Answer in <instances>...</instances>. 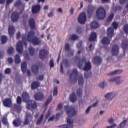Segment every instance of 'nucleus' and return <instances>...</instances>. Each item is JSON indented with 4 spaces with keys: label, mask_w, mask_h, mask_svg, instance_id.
<instances>
[{
    "label": "nucleus",
    "mask_w": 128,
    "mask_h": 128,
    "mask_svg": "<svg viewBox=\"0 0 128 128\" xmlns=\"http://www.w3.org/2000/svg\"><path fill=\"white\" fill-rule=\"evenodd\" d=\"M70 45L68 43H66L64 45V50H65L68 52L70 50Z\"/></svg>",
    "instance_id": "nucleus-53"
},
{
    "label": "nucleus",
    "mask_w": 128,
    "mask_h": 128,
    "mask_svg": "<svg viewBox=\"0 0 128 128\" xmlns=\"http://www.w3.org/2000/svg\"><path fill=\"white\" fill-rule=\"evenodd\" d=\"M12 124L15 127H19L21 125V120L20 119L14 120Z\"/></svg>",
    "instance_id": "nucleus-35"
},
{
    "label": "nucleus",
    "mask_w": 128,
    "mask_h": 128,
    "mask_svg": "<svg viewBox=\"0 0 128 128\" xmlns=\"http://www.w3.org/2000/svg\"><path fill=\"white\" fill-rule=\"evenodd\" d=\"M50 114H51V112L50 111H48V113L46 114L45 116L46 120H47L48 118H50Z\"/></svg>",
    "instance_id": "nucleus-61"
},
{
    "label": "nucleus",
    "mask_w": 128,
    "mask_h": 128,
    "mask_svg": "<svg viewBox=\"0 0 128 128\" xmlns=\"http://www.w3.org/2000/svg\"><path fill=\"white\" fill-rule=\"evenodd\" d=\"M114 16V14L113 13L111 14L107 18V22H111L113 20Z\"/></svg>",
    "instance_id": "nucleus-44"
},
{
    "label": "nucleus",
    "mask_w": 128,
    "mask_h": 128,
    "mask_svg": "<svg viewBox=\"0 0 128 128\" xmlns=\"http://www.w3.org/2000/svg\"><path fill=\"white\" fill-rule=\"evenodd\" d=\"M21 70L23 73H25L27 70V64L26 62H24L21 64Z\"/></svg>",
    "instance_id": "nucleus-30"
},
{
    "label": "nucleus",
    "mask_w": 128,
    "mask_h": 128,
    "mask_svg": "<svg viewBox=\"0 0 128 128\" xmlns=\"http://www.w3.org/2000/svg\"><path fill=\"white\" fill-rule=\"evenodd\" d=\"M76 48L78 49H82V42L80 41L78 44H76Z\"/></svg>",
    "instance_id": "nucleus-50"
},
{
    "label": "nucleus",
    "mask_w": 128,
    "mask_h": 128,
    "mask_svg": "<svg viewBox=\"0 0 128 128\" xmlns=\"http://www.w3.org/2000/svg\"><path fill=\"white\" fill-rule=\"evenodd\" d=\"M14 48H9L8 49V50H7V52L9 54H11L13 53L14 52Z\"/></svg>",
    "instance_id": "nucleus-55"
},
{
    "label": "nucleus",
    "mask_w": 128,
    "mask_h": 128,
    "mask_svg": "<svg viewBox=\"0 0 128 128\" xmlns=\"http://www.w3.org/2000/svg\"><path fill=\"white\" fill-rule=\"evenodd\" d=\"M114 30L112 27H110L107 29V36L112 38L114 35Z\"/></svg>",
    "instance_id": "nucleus-21"
},
{
    "label": "nucleus",
    "mask_w": 128,
    "mask_h": 128,
    "mask_svg": "<svg viewBox=\"0 0 128 128\" xmlns=\"http://www.w3.org/2000/svg\"><path fill=\"white\" fill-rule=\"evenodd\" d=\"M62 62L64 66L66 68L69 66V60L68 59L65 58L63 60Z\"/></svg>",
    "instance_id": "nucleus-46"
},
{
    "label": "nucleus",
    "mask_w": 128,
    "mask_h": 128,
    "mask_svg": "<svg viewBox=\"0 0 128 128\" xmlns=\"http://www.w3.org/2000/svg\"><path fill=\"white\" fill-rule=\"evenodd\" d=\"M40 83L37 81H34L32 83L31 88L32 90H36L40 86Z\"/></svg>",
    "instance_id": "nucleus-27"
},
{
    "label": "nucleus",
    "mask_w": 128,
    "mask_h": 128,
    "mask_svg": "<svg viewBox=\"0 0 128 128\" xmlns=\"http://www.w3.org/2000/svg\"><path fill=\"white\" fill-rule=\"evenodd\" d=\"M28 24L30 29L35 30L36 28V20L34 18H30L28 20Z\"/></svg>",
    "instance_id": "nucleus-8"
},
{
    "label": "nucleus",
    "mask_w": 128,
    "mask_h": 128,
    "mask_svg": "<svg viewBox=\"0 0 128 128\" xmlns=\"http://www.w3.org/2000/svg\"><path fill=\"white\" fill-rule=\"evenodd\" d=\"M50 68H54V60H50Z\"/></svg>",
    "instance_id": "nucleus-62"
},
{
    "label": "nucleus",
    "mask_w": 128,
    "mask_h": 128,
    "mask_svg": "<svg viewBox=\"0 0 128 128\" xmlns=\"http://www.w3.org/2000/svg\"><path fill=\"white\" fill-rule=\"evenodd\" d=\"M78 36H76V34H72V35L70 40L73 41V40H78Z\"/></svg>",
    "instance_id": "nucleus-49"
},
{
    "label": "nucleus",
    "mask_w": 128,
    "mask_h": 128,
    "mask_svg": "<svg viewBox=\"0 0 128 128\" xmlns=\"http://www.w3.org/2000/svg\"><path fill=\"white\" fill-rule=\"evenodd\" d=\"M3 106L5 108H10L12 105V100L10 98H6L2 101Z\"/></svg>",
    "instance_id": "nucleus-15"
},
{
    "label": "nucleus",
    "mask_w": 128,
    "mask_h": 128,
    "mask_svg": "<svg viewBox=\"0 0 128 128\" xmlns=\"http://www.w3.org/2000/svg\"><path fill=\"white\" fill-rule=\"evenodd\" d=\"M44 115L43 114H42L40 116V117L38 118L36 122V124L37 126H39L40 124H42V122L44 120Z\"/></svg>",
    "instance_id": "nucleus-32"
},
{
    "label": "nucleus",
    "mask_w": 128,
    "mask_h": 128,
    "mask_svg": "<svg viewBox=\"0 0 128 128\" xmlns=\"http://www.w3.org/2000/svg\"><path fill=\"white\" fill-rule=\"evenodd\" d=\"M115 10H122V7L121 6H117L114 8Z\"/></svg>",
    "instance_id": "nucleus-60"
},
{
    "label": "nucleus",
    "mask_w": 128,
    "mask_h": 128,
    "mask_svg": "<svg viewBox=\"0 0 128 128\" xmlns=\"http://www.w3.org/2000/svg\"><path fill=\"white\" fill-rule=\"evenodd\" d=\"M52 96L50 95L48 97L47 100H46L44 104V106H46L48 104L50 103V102L52 101Z\"/></svg>",
    "instance_id": "nucleus-42"
},
{
    "label": "nucleus",
    "mask_w": 128,
    "mask_h": 128,
    "mask_svg": "<svg viewBox=\"0 0 128 128\" xmlns=\"http://www.w3.org/2000/svg\"><path fill=\"white\" fill-rule=\"evenodd\" d=\"M82 28L81 27H78L76 28V33L77 34H80L82 33Z\"/></svg>",
    "instance_id": "nucleus-58"
},
{
    "label": "nucleus",
    "mask_w": 128,
    "mask_h": 128,
    "mask_svg": "<svg viewBox=\"0 0 128 128\" xmlns=\"http://www.w3.org/2000/svg\"><path fill=\"white\" fill-rule=\"evenodd\" d=\"M122 46L123 50V52L125 54L126 51L128 50V42H122Z\"/></svg>",
    "instance_id": "nucleus-33"
},
{
    "label": "nucleus",
    "mask_w": 128,
    "mask_h": 128,
    "mask_svg": "<svg viewBox=\"0 0 128 128\" xmlns=\"http://www.w3.org/2000/svg\"><path fill=\"white\" fill-rule=\"evenodd\" d=\"M74 61H78V68L80 70H82L83 64L84 62L85 64L83 68V70L84 71H88L91 70L92 68V64H90V62H86V58L85 57H83L82 59H80L78 56H75Z\"/></svg>",
    "instance_id": "nucleus-1"
},
{
    "label": "nucleus",
    "mask_w": 128,
    "mask_h": 128,
    "mask_svg": "<svg viewBox=\"0 0 128 128\" xmlns=\"http://www.w3.org/2000/svg\"><path fill=\"white\" fill-rule=\"evenodd\" d=\"M122 72V71L121 70H114V71L110 72L108 75H110V76L115 75L116 74H120Z\"/></svg>",
    "instance_id": "nucleus-41"
},
{
    "label": "nucleus",
    "mask_w": 128,
    "mask_h": 128,
    "mask_svg": "<svg viewBox=\"0 0 128 128\" xmlns=\"http://www.w3.org/2000/svg\"><path fill=\"white\" fill-rule=\"evenodd\" d=\"M106 11L102 7H100L96 11V15L98 20H103L106 16Z\"/></svg>",
    "instance_id": "nucleus-4"
},
{
    "label": "nucleus",
    "mask_w": 128,
    "mask_h": 128,
    "mask_svg": "<svg viewBox=\"0 0 128 128\" xmlns=\"http://www.w3.org/2000/svg\"><path fill=\"white\" fill-rule=\"evenodd\" d=\"M8 40V38L6 36H2L1 37V42L2 44H4L6 43Z\"/></svg>",
    "instance_id": "nucleus-40"
},
{
    "label": "nucleus",
    "mask_w": 128,
    "mask_h": 128,
    "mask_svg": "<svg viewBox=\"0 0 128 128\" xmlns=\"http://www.w3.org/2000/svg\"><path fill=\"white\" fill-rule=\"evenodd\" d=\"M112 26L114 28V30H117L118 27V24L116 22H114Z\"/></svg>",
    "instance_id": "nucleus-56"
},
{
    "label": "nucleus",
    "mask_w": 128,
    "mask_h": 128,
    "mask_svg": "<svg viewBox=\"0 0 128 128\" xmlns=\"http://www.w3.org/2000/svg\"><path fill=\"white\" fill-rule=\"evenodd\" d=\"M32 116L30 112H26V118L24 122V125H28L30 124V120H32Z\"/></svg>",
    "instance_id": "nucleus-10"
},
{
    "label": "nucleus",
    "mask_w": 128,
    "mask_h": 128,
    "mask_svg": "<svg viewBox=\"0 0 128 128\" xmlns=\"http://www.w3.org/2000/svg\"><path fill=\"white\" fill-rule=\"evenodd\" d=\"M40 5H35L32 7V14H36L40 11Z\"/></svg>",
    "instance_id": "nucleus-22"
},
{
    "label": "nucleus",
    "mask_w": 128,
    "mask_h": 128,
    "mask_svg": "<svg viewBox=\"0 0 128 128\" xmlns=\"http://www.w3.org/2000/svg\"><path fill=\"white\" fill-rule=\"evenodd\" d=\"M22 102V98L20 96H18L16 98V104H20Z\"/></svg>",
    "instance_id": "nucleus-52"
},
{
    "label": "nucleus",
    "mask_w": 128,
    "mask_h": 128,
    "mask_svg": "<svg viewBox=\"0 0 128 128\" xmlns=\"http://www.w3.org/2000/svg\"><path fill=\"white\" fill-rule=\"evenodd\" d=\"M27 104V108L28 110H30V108H32V109H36L38 108V104L36 102H32V100H30L26 102Z\"/></svg>",
    "instance_id": "nucleus-11"
},
{
    "label": "nucleus",
    "mask_w": 128,
    "mask_h": 128,
    "mask_svg": "<svg viewBox=\"0 0 128 128\" xmlns=\"http://www.w3.org/2000/svg\"><path fill=\"white\" fill-rule=\"evenodd\" d=\"M58 94V88L56 87L54 88V90L53 91V95L57 96Z\"/></svg>",
    "instance_id": "nucleus-57"
},
{
    "label": "nucleus",
    "mask_w": 128,
    "mask_h": 128,
    "mask_svg": "<svg viewBox=\"0 0 128 128\" xmlns=\"http://www.w3.org/2000/svg\"><path fill=\"white\" fill-rule=\"evenodd\" d=\"M35 35L34 31H29L27 34V40L28 42H31L34 46H38L40 43V40L38 37H34Z\"/></svg>",
    "instance_id": "nucleus-2"
},
{
    "label": "nucleus",
    "mask_w": 128,
    "mask_h": 128,
    "mask_svg": "<svg viewBox=\"0 0 128 128\" xmlns=\"http://www.w3.org/2000/svg\"><path fill=\"white\" fill-rule=\"evenodd\" d=\"M14 62L15 64H18L20 62V58L18 54H16V56H14Z\"/></svg>",
    "instance_id": "nucleus-39"
},
{
    "label": "nucleus",
    "mask_w": 128,
    "mask_h": 128,
    "mask_svg": "<svg viewBox=\"0 0 128 128\" xmlns=\"http://www.w3.org/2000/svg\"><path fill=\"white\" fill-rule=\"evenodd\" d=\"M68 124H64L62 125L58 126L59 128H73V121H71L70 118H66Z\"/></svg>",
    "instance_id": "nucleus-6"
},
{
    "label": "nucleus",
    "mask_w": 128,
    "mask_h": 128,
    "mask_svg": "<svg viewBox=\"0 0 128 128\" xmlns=\"http://www.w3.org/2000/svg\"><path fill=\"white\" fill-rule=\"evenodd\" d=\"M12 72V70L10 68H6L4 70V74H10Z\"/></svg>",
    "instance_id": "nucleus-51"
},
{
    "label": "nucleus",
    "mask_w": 128,
    "mask_h": 128,
    "mask_svg": "<svg viewBox=\"0 0 128 128\" xmlns=\"http://www.w3.org/2000/svg\"><path fill=\"white\" fill-rule=\"evenodd\" d=\"M69 100L72 103H74L77 101L78 98L76 95L75 92H72L69 97Z\"/></svg>",
    "instance_id": "nucleus-23"
},
{
    "label": "nucleus",
    "mask_w": 128,
    "mask_h": 128,
    "mask_svg": "<svg viewBox=\"0 0 128 128\" xmlns=\"http://www.w3.org/2000/svg\"><path fill=\"white\" fill-rule=\"evenodd\" d=\"M22 100H23L24 102L26 103L30 101V94L26 92H24L22 93Z\"/></svg>",
    "instance_id": "nucleus-16"
},
{
    "label": "nucleus",
    "mask_w": 128,
    "mask_h": 128,
    "mask_svg": "<svg viewBox=\"0 0 128 128\" xmlns=\"http://www.w3.org/2000/svg\"><path fill=\"white\" fill-rule=\"evenodd\" d=\"M116 97V96L113 95V92H110L106 94L105 96V98L106 100H112V98Z\"/></svg>",
    "instance_id": "nucleus-31"
},
{
    "label": "nucleus",
    "mask_w": 128,
    "mask_h": 128,
    "mask_svg": "<svg viewBox=\"0 0 128 128\" xmlns=\"http://www.w3.org/2000/svg\"><path fill=\"white\" fill-rule=\"evenodd\" d=\"M113 56H116L119 54V48L116 44H114L111 52Z\"/></svg>",
    "instance_id": "nucleus-13"
},
{
    "label": "nucleus",
    "mask_w": 128,
    "mask_h": 128,
    "mask_svg": "<svg viewBox=\"0 0 128 128\" xmlns=\"http://www.w3.org/2000/svg\"><path fill=\"white\" fill-rule=\"evenodd\" d=\"M123 30L126 34H128V24H126L124 26V27L123 28Z\"/></svg>",
    "instance_id": "nucleus-48"
},
{
    "label": "nucleus",
    "mask_w": 128,
    "mask_h": 128,
    "mask_svg": "<svg viewBox=\"0 0 128 128\" xmlns=\"http://www.w3.org/2000/svg\"><path fill=\"white\" fill-rule=\"evenodd\" d=\"M117 125L116 124H114L113 125L107 126L106 128H114L116 127Z\"/></svg>",
    "instance_id": "nucleus-63"
},
{
    "label": "nucleus",
    "mask_w": 128,
    "mask_h": 128,
    "mask_svg": "<svg viewBox=\"0 0 128 128\" xmlns=\"http://www.w3.org/2000/svg\"><path fill=\"white\" fill-rule=\"evenodd\" d=\"M34 98L36 100L42 101L44 99V94L42 92H38L34 94Z\"/></svg>",
    "instance_id": "nucleus-12"
},
{
    "label": "nucleus",
    "mask_w": 128,
    "mask_h": 128,
    "mask_svg": "<svg viewBox=\"0 0 128 128\" xmlns=\"http://www.w3.org/2000/svg\"><path fill=\"white\" fill-rule=\"evenodd\" d=\"M2 122L3 124L7 125V122H8L7 118H6V117L2 118Z\"/></svg>",
    "instance_id": "nucleus-54"
},
{
    "label": "nucleus",
    "mask_w": 128,
    "mask_h": 128,
    "mask_svg": "<svg viewBox=\"0 0 128 128\" xmlns=\"http://www.w3.org/2000/svg\"><path fill=\"white\" fill-rule=\"evenodd\" d=\"M102 62V58L99 56H96L92 59V62L96 66H100Z\"/></svg>",
    "instance_id": "nucleus-14"
},
{
    "label": "nucleus",
    "mask_w": 128,
    "mask_h": 128,
    "mask_svg": "<svg viewBox=\"0 0 128 128\" xmlns=\"http://www.w3.org/2000/svg\"><path fill=\"white\" fill-rule=\"evenodd\" d=\"M48 52L46 49H42L40 50L39 53V57L41 60H44L47 56Z\"/></svg>",
    "instance_id": "nucleus-18"
},
{
    "label": "nucleus",
    "mask_w": 128,
    "mask_h": 128,
    "mask_svg": "<svg viewBox=\"0 0 128 128\" xmlns=\"http://www.w3.org/2000/svg\"><path fill=\"white\" fill-rule=\"evenodd\" d=\"M8 32L10 36H13V35L14 34L15 32L14 27L12 26H9L8 28Z\"/></svg>",
    "instance_id": "nucleus-25"
},
{
    "label": "nucleus",
    "mask_w": 128,
    "mask_h": 128,
    "mask_svg": "<svg viewBox=\"0 0 128 128\" xmlns=\"http://www.w3.org/2000/svg\"><path fill=\"white\" fill-rule=\"evenodd\" d=\"M64 110L66 111V114L68 118H72L76 114V112L73 107L68 106H64Z\"/></svg>",
    "instance_id": "nucleus-3"
},
{
    "label": "nucleus",
    "mask_w": 128,
    "mask_h": 128,
    "mask_svg": "<svg viewBox=\"0 0 128 128\" xmlns=\"http://www.w3.org/2000/svg\"><path fill=\"white\" fill-rule=\"evenodd\" d=\"M86 20V14L84 12H82L80 14L78 18V22L81 24H85Z\"/></svg>",
    "instance_id": "nucleus-7"
},
{
    "label": "nucleus",
    "mask_w": 128,
    "mask_h": 128,
    "mask_svg": "<svg viewBox=\"0 0 128 128\" xmlns=\"http://www.w3.org/2000/svg\"><path fill=\"white\" fill-rule=\"evenodd\" d=\"M94 8L92 6L89 5L88 6L87 13L88 16H92L94 12Z\"/></svg>",
    "instance_id": "nucleus-20"
},
{
    "label": "nucleus",
    "mask_w": 128,
    "mask_h": 128,
    "mask_svg": "<svg viewBox=\"0 0 128 128\" xmlns=\"http://www.w3.org/2000/svg\"><path fill=\"white\" fill-rule=\"evenodd\" d=\"M36 80L42 81L44 80V74H40L38 76H37L36 78Z\"/></svg>",
    "instance_id": "nucleus-45"
},
{
    "label": "nucleus",
    "mask_w": 128,
    "mask_h": 128,
    "mask_svg": "<svg viewBox=\"0 0 128 128\" xmlns=\"http://www.w3.org/2000/svg\"><path fill=\"white\" fill-rule=\"evenodd\" d=\"M16 49L18 54H22L23 51V42L18 41L16 44Z\"/></svg>",
    "instance_id": "nucleus-17"
},
{
    "label": "nucleus",
    "mask_w": 128,
    "mask_h": 128,
    "mask_svg": "<svg viewBox=\"0 0 128 128\" xmlns=\"http://www.w3.org/2000/svg\"><path fill=\"white\" fill-rule=\"evenodd\" d=\"M98 27H100V24H98L97 22H96V20H94L90 24V28L92 29L98 28Z\"/></svg>",
    "instance_id": "nucleus-29"
},
{
    "label": "nucleus",
    "mask_w": 128,
    "mask_h": 128,
    "mask_svg": "<svg viewBox=\"0 0 128 128\" xmlns=\"http://www.w3.org/2000/svg\"><path fill=\"white\" fill-rule=\"evenodd\" d=\"M76 96L80 98H82V91L81 88H78L76 91Z\"/></svg>",
    "instance_id": "nucleus-37"
},
{
    "label": "nucleus",
    "mask_w": 128,
    "mask_h": 128,
    "mask_svg": "<svg viewBox=\"0 0 128 128\" xmlns=\"http://www.w3.org/2000/svg\"><path fill=\"white\" fill-rule=\"evenodd\" d=\"M20 18V14L14 12L11 14V20L13 22H17Z\"/></svg>",
    "instance_id": "nucleus-9"
},
{
    "label": "nucleus",
    "mask_w": 128,
    "mask_h": 128,
    "mask_svg": "<svg viewBox=\"0 0 128 128\" xmlns=\"http://www.w3.org/2000/svg\"><path fill=\"white\" fill-rule=\"evenodd\" d=\"M127 122V120H123L120 124L118 126V128H124L125 126V125Z\"/></svg>",
    "instance_id": "nucleus-43"
},
{
    "label": "nucleus",
    "mask_w": 128,
    "mask_h": 128,
    "mask_svg": "<svg viewBox=\"0 0 128 128\" xmlns=\"http://www.w3.org/2000/svg\"><path fill=\"white\" fill-rule=\"evenodd\" d=\"M97 36L96 34L94 32H92L90 35L89 38V41H96Z\"/></svg>",
    "instance_id": "nucleus-26"
},
{
    "label": "nucleus",
    "mask_w": 128,
    "mask_h": 128,
    "mask_svg": "<svg viewBox=\"0 0 128 128\" xmlns=\"http://www.w3.org/2000/svg\"><path fill=\"white\" fill-rule=\"evenodd\" d=\"M21 4H22V2H21L20 0H18L14 4V6L16 7L20 6Z\"/></svg>",
    "instance_id": "nucleus-47"
},
{
    "label": "nucleus",
    "mask_w": 128,
    "mask_h": 128,
    "mask_svg": "<svg viewBox=\"0 0 128 128\" xmlns=\"http://www.w3.org/2000/svg\"><path fill=\"white\" fill-rule=\"evenodd\" d=\"M78 76V72L76 68H74L72 70V74L70 75L69 78L70 79L72 83L74 84L76 82Z\"/></svg>",
    "instance_id": "nucleus-5"
},
{
    "label": "nucleus",
    "mask_w": 128,
    "mask_h": 128,
    "mask_svg": "<svg viewBox=\"0 0 128 128\" xmlns=\"http://www.w3.org/2000/svg\"><path fill=\"white\" fill-rule=\"evenodd\" d=\"M102 42L104 45H108L110 43V40L108 37H103Z\"/></svg>",
    "instance_id": "nucleus-28"
},
{
    "label": "nucleus",
    "mask_w": 128,
    "mask_h": 128,
    "mask_svg": "<svg viewBox=\"0 0 128 128\" xmlns=\"http://www.w3.org/2000/svg\"><path fill=\"white\" fill-rule=\"evenodd\" d=\"M108 82H116V84H120L122 83L120 76H118L116 78H110L109 80H108Z\"/></svg>",
    "instance_id": "nucleus-19"
},
{
    "label": "nucleus",
    "mask_w": 128,
    "mask_h": 128,
    "mask_svg": "<svg viewBox=\"0 0 128 128\" xmlns=\"http://www.w3.org/2000/svg\"><path fill=\"white\" fill-rule=\"evenodd\" d=\"M8 62L9 64H12L13 62V59L11 58H8Z\"/></svg>",
    "instance_id": "nucleus-64"
},
{
    "label": "nucleus",
    "mask_w": 128,
    "mask_h": 128,
    "mask_svg": "<svg viewBox=\"0 0 128 128\" xmlns=\"http://www.w3.org/2000/svg\"><path fill=\"white\" fill-rule=\"evenodd\" d=\"M105 86H106V84L104 82H102L100 83V84H99L100 88H104Z\"/></svg>",
    "instance_id": "nucleus-59"
},
{
    "label": "nucleus",
    "mask_w": 128,
    "mask_h": 128,
    "mask_svg": "<svg viewBox=\"0 0 128 128\" xmlns=\"http://www.w3.org/2000/svg\"><path fill=\"white\" fill-rule=\"evenodd\" d=\"M28 51L30 55L32 56H34V54H36V49L32 46L28 48Z\"/></svg>",
    "instance_id": "nucleus-34"
},
{
    "label": "nucleus",
    "mask_w": 128,
    "mask_h": 128,
    "mask_svg": "<svg viewBox=\"0 0 128 128\" xmlns=\"http://www.w3.org/2000/svg\"><path fill=\"white\" fill-rule=\"evenodd\" d=\"M22 42L24 43V46L26 48L28 46V42H26V35L25 34H22Z\"/></svg>",
    "instance_id": "nucleus-38"
},
{
    "label": "nucleus",
    "mask_w": 128,
    "mask_h": 128,
    "mask_svg": "<svg viewBox=\"0 0 128 128\" xmlns=\"http://www.w3.org/2000/svg\"><path fill=\"white\" fill-rule=\"evenodd\" d=\"M84 84V80H83V76L82 74H80L78 79V85L80 86H83V84Z\"/></svg>",
    "instance_id": "nucleus-36"
},
{
    "label": "nucleus",
    "mask_w": 128,
    "mask_h": 128,
    "mask_svg": "<svg viewBox=\"0 0 128 128\" xmlns=\"http://www.w3.org/2000/svg\"><path fill=\"white\" fill-rule=\"evenodd\" d=\"M32 70L34 74H38L39 72V66L38 65H32Z\"/></svg>",
    "instance_id": "nucleus-24"
}]
</instances>
